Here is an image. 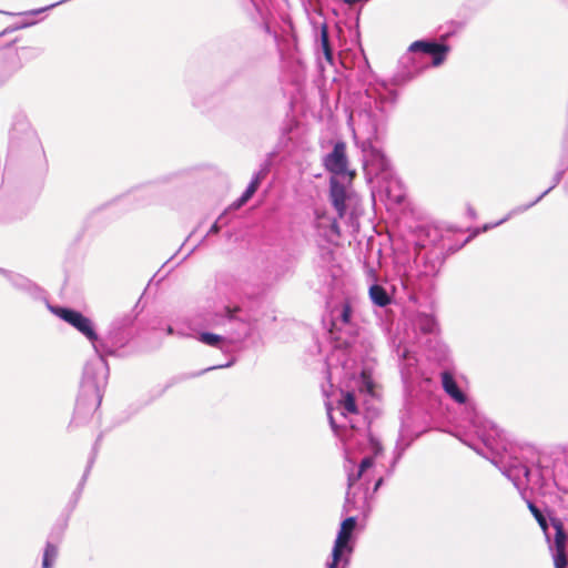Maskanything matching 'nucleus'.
Here are the masks:
<instances>
[{
  "label": "nucleus",
  "mask_w": 568,
  "mask_h": 568,
  "mask_svg": "<svg viewBox=\"0 0 568 568\" xmlns=\"http://www.w3.org/2000/svg\"><path fill=\"white\" fill-rule=\"evenodd\" d=\"M397 100L396 91L385 84H371L361 102V108L352 112L349 122L356 139L363 140V152L366 170L375 176L390 175V163L373 141L385 128L387 116Z\"/></svg>",
  "instance_id": "1"
},
{
  "label": "nucleus",
  "mask_w": 568,
  "mask_h": 568,
  "mask_svg": "<svg viewBox=\"0 0 568 568\" xmlns=\"http://www.w3.org/2000/svg\"><path fill=\"white\" fill-rule=\"evenodd\" d=\"M51 311L91 342L98 357L85 365L82 388L84 393L94 394L95 406H99L109 377V367L104 356L113 355L115 347L113 344L109 345L106 341L99 338L92 321L80 312L65 307H51Z\"/></svg>",
  "instance_id": "2"
},
{
  "label": "nucleus",
  "mask_w": 568,
  "mask_h": 568,
  "mask_svg": "<svg viewBox=\"0 0 568 568\" xmlns=\"http://www.w3.org/2000/svg\"><path fill=\"white\" fill-rule=\"evenodd\" d=\"M496 464L520 491L529 485L544 489L555 481L550 459L529 445L511 447Z\"/></svg>",
  "instance_id": "3"
},
{
  "label": "nucleus",
  "mask_w": 568,
  "mask_h": 568,
  "mask_svg": "<svg viewBox=\"0 0 568 568\" xmlns=\"http://www.w3.org/2000/svg\"><path fill=\"white\" fill-rule=\"evenodd\" d=\"M449 47L432 41H415L409 45L408 52L403 57L402 63L406 67L403 78L406 80L413 79L422 70L429 65L428 59H432V65H440L447 53Z\"/></svg>",
  "instance_id": "4"
},
{
  "label": "nucleus",
  "mask_w": 568,
  "mask_h": 568,
  "mask_svg": "<svg viewBox=\"0 0 568 568\" xmlns=\"http://www.w3.org/2000/svg\"><path fill=\"white\" fill-rule=\"evenodd\" d=\"M326 410L335 435L344 442H351L354 433L358 429L356 419L359 418L354 394L351 392L343 393L337 406L333 407L327 403Z\"/></svg>",
  "instance_id": "5"
},
{
  "label": "nucleus",
  "mask_w": 568,
  "mask_h": 568,
  "mask_svg": "<svg viewBox=\"0 0 568 568\" xmlns=\"http://www.w3.org/2000/svg\"><path fill=\"white\" fill-rule=\"evenodd\" d=\"M550 530L545 534L548 550L554 561L555 568H567L568 566V534L565 530L564 523L558 517H550Z\"/></svg>",
  "instance_id": "6"
},
{
  "label": "nucleus",
  "mask_w": 568,
  "mask_h": 568,
  "mask_svg": "<svg viewBox=\"0 0 568 568\" xmlns=\"http://www.w3.org/2000/svg\"><path fill=\"white\" fill-rule=\"evenodd\" d=\"M356 526V518L348 517L343 520L332 550V560L327 564V568H337L344 552L351 554L353 548L349 544L351 536Z\"/></svg>",
  "instance_id": "7"
},
{
  "label": "nucleus",
  "mask_w": 568,
  "mask_h": 568,
  "mask_svg": "<svg viewBox=\"0 0 568 568\" xmlns=\"http://www.w3.org/2000/svg\"><path fill=\"white\" fill-rule=\"evenodd\" d=\"M324 165L337 180L339 178L351 180L354 174L348 171L346 146L343 142H337L333 151L324 158Z\"/></svg>",
  "instance_id": "8"
},
{
  "label": "nucleus",
  "mask_w": 568,
  "mask_h": 568,
  "mask_svg": "<svg viewBox=\"0 0 568 568\" xmlns=\"http://www.w3.org/2000/svg\"><path fill=\"white\" fill-rule=\"evenodd\" d=\"M315 227L318 235L329 243H334L339 237L337 220L324 211H315Z\"/></svg>",
  "instance_id": "9"
},
{
  "label": "nucleus",
  "mask_w": 568,
  "mask_h": 568,
  "mask_svg": "<svg viewBox=\"0 0 568 568\" xmlns=\"http://www.w3.org/2000/svg\"><path fill=\"white\" fill-rule=\"evenodd\" d=\"M332 325L337 331H345L346 333H353L352 325V307L348 302H343L336 305L331 311Z\"/></svg>",
  "instance_id": "10"
},
{
  "label": "nucleus",
  "mask_w": 568,
  "mask_h": 568,
  "mask_svg": "<svg viewBox=\"0 0 568 568\" xmlns=\"http://www.w3.org/2000/svg\"><path fill=\"white\" fill-rule=\"evenodd\" d=\"M384 184L381 186L387 201L392 204H400L405 199V190L402 182L393 174L382 178Z\"/></svg>",
  "instance_id": "11"
},
{
  "label": "nucleus",
  "mask_w": 568,
  "mask_h": 568,
  "mask_svg": "<svg viewBox=\"0 0 568 568\" xmlns=\"http://www.w3.org/2000/svg\"><path fill=\"white\" fill-rule=\"evenodd\" d=\"M348 193L346 186L341 183L336 178L331 179V200L335 207L338 217H343L346 212V200Z\"/></svg>",
  "instance_id": "12"
},
{
  "label": "nucleus",
  "mask_w": 568,
  "mask_h": 568,
  "mask_svg": "<svg viewBox=\"0 0 568 568\" xmlns=\"http://www.w3.org/2000/svg\"><path fill=\"white\" fill-rule=\"evenodd\" d=\"M474 427L476 428L475 433L477 436L484 442V444L487 447L493 448V440L496 436H499V430L497 427L488 422V420H481V418L478 415H475L471 420Z\"/></svg>",
  "instance_id": "13"
},
{
  "label": "nucleus",
  "mask_w": 568,
  "mask_h": 568,
  "mask_svg": "<svg viewBox=\"0 0 568 568\" xmlns=\"http://www.w3.org/2000/svg\"><path fill=\"white\" fill-rule=\"evenodd\" d=\"M444 390L458 404L466 403V395L459 389L454 376L449 372L442 373Z\"/></svg>",
  "instance_id": "14"
},
{
  "label": "nucleus",
  "mask_w": 568,
  "mask_h": 568,
  "mask_svg": "<svg viewBox=\"0 0 568 568\" xmlns=\"http://www.w3.org/2000/svg\"><path fill=\"white\" fill-rule=\"evenodd\" d=\"M237 308L231 310L226 306L223 307L222 312H216L214 314L207 313L203 318V325L206 327H215L224 324L226 320H232L234 317V313Z\"/></svg>",
  "instance_id": "15"
},
{
  "label": "nucleus",
  "mask_w": 568,
  "mask_h": 568,
  "mask_svg": "<svg viewBox=\"0 0 568 568\" xmlns=\"http://www.w3.org/2000/svg\"><path fill=\"white\" fill-rule=\"evenodd\" d=\"M265 175L266 169H262L254 174L242 196L234 203L235 207L242 206L252 197V195L256 192L258 185L261 184V181L265 178Z\"/></svg>",
  "instance_id": "16"
},
{
  "label": "nucleus",
  "mask_w": 568,
  "mask_h": 568,
  "mask_svg": "<svg viewBox=\"0 0 568 568\" xmlns=\"http://www.w3.org/2000/svg\"><path fill=\"white\" fill-rule=\"evenodd\" d=\"M265 175L266 169H262L254 174L242 196L234 203L235 207L242 206L252 197V195L256 192L258 185L261 184V181L265 178Z\"/></svg>",
  "instance_id": "17"
},
{
  "label": "nucleus",
  "mask_w": 568,
  "mask_h": 568,
  "mask_svg": "<svg viewBox=\"0 0 568 568\" xmlns=\"http://www.w3.org/2000/svg\"><path fill=\"white\" fill-rule=\"evenodd\" d=\"M265 175L266 169H262L254 174L242 196L234 203L235 207L242 206L252 197V195L256 192L258 185L261 184V181L265 178Z\"/></svg>",
  "instance_id": "18"
},
{
  "label": "nucleus",
  "mask_w": 568,
  "mask_h": 568,
  "mask_svg": "<svg viewBox=\"0 0 568 568\" xmlns=\"http://www.w3.org/2000/svg\"><path fill=\"white\" fill-rule=\"evenodd\" d=\"M265 175L266 169H262L254 174L242 196L234 203L235 207L242 206L252 197V195L256 192L258 185L261 184V181L265 178Z\"/></svg>",
  "instance_id": "19"
},
{
  "label": "nucleus",
  "mask_w": 568,
  "mask_h": 568,
  "mask_svg": "<svg viewBox=\"0 0 568 568\" xmlns=\"http://www.w3.org/2000/svg\"><path fill=\"white\" fill-rule=\"evenodd\" d=\"M265 175L266 169H262L254 174L242 196L234 203L235 207L242 206L252 197V195L256 192L258 185L261 184V181L265 178Z\"/></svg>",
  "instance_id": "20"
},
{
  "label": "nucleus",
  "mask_w": 568,
  "mask_h": 568,
  "mask_svg": "<svg viewBox=\"0 0 568 568\" xmlns=\"http://www.w3.org/2000/svg\"><path fill=\"white\" fill-rule=\"evenodd\" d=\"M265 175L266 169H262L254 174L242 196L234 203L235 207L242 206L252 197V195L256 192L258 185L261 184V181L265 178Z\"/></svg>",
  "instance_id": "21"
},
{
  "label": "nucleus",
  "mask_w": 568,
  "mask_h": 568,
  "mask_svg": "<svg viewBox=\"0 0 568 568\" xmlns=\"http://www.w3.org/2000/svg\"><path fill=\"white\" fill-rule=\"evenodd\" d=\"M562 174H564V171H558L555 176H554V183L552 185H550L544 193H541L535 201H532L531 203H529L528 205H525L524 207L521 209H516L514 211H511L506 217H504L503 220H500L499 222L495 223L494 225L491 226H485V230H488L489 227H494V226H497L501 223H504L505 221H507L513 214L515 213H518V212H524L526 211L527 209L534 206L535 204H537L546 194H548L562 179Z\"/></svg>",
  "instance_id": "22"
},
{
  "label": "nucleus",
  "mask_w": 568,
  "mask_h": 568,
  "mask_svg": "<svg viewBox=\"0 0 568 568\" xmlns=\"http://www.w3.org/2000/svg\"><path fill=\"white\" fill-rule=\"evenodd\" d=\"M414 327L424 334H430L436 331L437 323L434 316L420 313L414 318Z\"/></svg>",
  "instance_id": "23"
},
{
  "label": "nucleus",
  "mask_w": 568,
  "mask_h": 568,
  "mask_svg": "<svg viewBox=\"0 0 568 568\" xmlns=\"http://www.w3.org/2000/svg\"><path fill=\"white\" fill-rule=\"evenodd\" d=\"M368 294L372 302L379 307H384L388 305L390 302V298L386 290L383 286L378 285L377 283H373L369 285Z\"/></svg>",
  "instance_id": "24"
},
{
  "label": "nucleus",
  "mask_w": 568,
  "mask_h": 568,
  "mask_svg": "<svg viewBox=\"0 0 568 568\" xmlns=\"http://www.w3.org/2000/svg\"><path fill=\"white\" fill-rule=\"evenodd\" d=\"M33 133V130L29 123V121L24 116H17L12 124L11 136L12 139H19V133Z\"/></svg>",
  "instance_id": "25"
},
{
  "label": "nucleus",
  "mask_w": 568,
  "mask_h": 568,
  "mask_svg": "<svg viewBox=\"0 0 568 568\" xmlns=\"http://www.w3.org/2000/svg\"><path fill=\"white\" fill-rule=\"evenodd\" d=\"M374 465V458L368 456V457H365L363 458V460L359 464V468L357 470V473L354 475V474H348V489H351L353 487V485L362 477V475L368 469L371 468L372 466Z\"/></svg>",
  "instance_id": "26"
},
{
  "label": "nucleus",
  "mask_w": 568,
  "mask_h": 568,
  "mask_svg": "<svg viewBox=\"0 0 568 568\" xmlns=\"http://www.w3.org/2000/svg\"><path fill=\"white\" fill-rule=\"evenodd\" d=\"M527 506H528V509L530 510L531 515L535 517V519L537 520L539 527L541 528L544 535L547 534L549 531V528L551 527L550 526V521L548 523L546 517L544 516V514L540 511V509L532 503V501H527Z\"/></svg>",
  "instance_id": "27"
},
{
  "label": "nucleus",
  "mask_w": 568,
  "mask_h": 568,
  "mask_svg": "<svg viewBox=\"0 0 568 568\" xmlns=\"http://www.w3.org/2000/svg\"><path fill=\"white\" fill-rule=\"evenodd\" d=\"M200 342L205 345L222 349L224 347L225 339L221 335L213 333H201L197 337Z\"/></svg>",
  "instance_id": "28"
},
{
  "label": "nucleus",
  "mask_w": 568,
  "mask_h": 568,
  "mask_svg": "<svg viewBox=\"0 0 568 568\" xmlns=\"http://www.w3.org/2000/svg\"><path fill=\"white\" fill-rule=\"evenodd\" d=\"M58 557V548L57 546L48 542L43 552L42 567L43 568H52L53 564Z\"/></svg>",
  "instance_id": "29"
},
{
  "label": "nucleus",
  "mask_w": 568,
  "mask_h": 568,
  "mask_svg": "<svg viewBox=\"0 0 568 568\" xmlns=\"http://www.w3.org/2000/svg\"><path fill=\"white\" fill-rule=\"evenodd\" d=\"M321 47L325 59L333 63V51L329 45L327 27L324 24L321 29Z\"/></svg>",
  "instance_id": "30"
},
{
  "label": "nucleus",
  "mask_w": 568,
  "mask_h": 568,
  "mask_svg": "<svg viewBox=\"0 0 568 568\" xmlns=\"http://www.w3.org/2000/svg\"><path fill=\"white\" fill-rule=\"evenodd\" d=\"M361 384H362V386H361L362 390H365L369 394L373 393V382L365 373H362V375H361Z\"/></svg>",
  "instance_id": "31"
},
{
  "label": "nucleus",
  "mask_w": 568,
  "mask_h": 568,
  "mask_svg": "<svg viewBox=\"0 0 568 568\" xmlns=\"http://www.w3.org/2000/svg\"><path fill=\"white\" fill-rule=\"evenodd\" d=\"M366 277L369 285L373 283H377V273L373 267H366Z\"/></svg>",
  "instance_id": "32"
},
{
  "label": "nucleus",
  "mask_w": 568,
  "mask_h": 568,
  "mask_svg": "<svg viewBox=\"0 0 568 568\" xmlns=\"http://www.w3.org/2000/svg\"><path fill=\"white\" fill-rule=\"evenodd\" d=\"M368 440H369V445H371V448H372L374 455H378L379 452L382 450V446H381L379 442L372 436H368Z\"/></svg>",
  "instance_id": "33"
},
{
  "label": "nucleus",
  "mask_w": 568,
  "mask_h": 568,
  "mask_svg": "<svg viewBox=\"0 0 568 568\" xmlns=\"http://www.w3.org/2000/svg\"><path fill=\"white\" fill-rule=\"evenodd\" d=\"M222 220V216L219 217V220L211 226L210 231L206 235L217 233L220 230V221Z\"/></svg>",
  "instance_id": "34"
},
{
  "label": "nucleus",
  "mask_w": 568,
  "mask_h": 568,
  "mask_svg": "<svg viewBox=\"0 0 568 568\" xmlns=\"http://www.w3.org/2000/svg\"><path fill=\"white\" fill-rule=\"evenodd\" d=\"M438 272V266L436 264H433L429 270H425L423 273L427 276H433Z\"/></svg>",
  "instance_id": "35"
},
{
  "label": "nucleus",
  "mask_w": 568,
  "mask_h": 568,
  "mask_svg": "<svg viewBox=\"0 0 568 568\" xmlns=\"http://www.w3.org/2000/svg\"><path fill=\"white\" fill-rule=\"evenodd\" d=\"M34 24V21H23L21 24H19L16 29H21V28H28L30 26Z\"/></svg>",
  "instance_id": "36"
},
{
  "label": "nucleus",
  "mask_w": 568,
  "mask_h": 568,
  "mask_svg": "<svg viewBox=\"0 0 568 568\" xmlns=\"http://www.w3.org/2000/svg\"><path fill=\"white\" fill-rule=\"evenodd\" d=\"M382 483H383V479H382V478H379V479L376 481V484H375L374 490H377V489L379 488V486L382 485Z\"/></svg>",
  "instance_id": "37"
},
{
  "label": "nucleus",
  "mask_w": 568,
  "mask_h": 568,
  "mask_svg": "<svg viewBox=\"0 0 568 568\" xmlns=\"http://www.w3.org/2000/svg\"><path fill=\"white\" fill-rule=\"evenodd\" d=\"M229 365H230V364H226V365H216V366L210 367L209 369L222 368V367H226V366H229Z\"/></svg>",
  "instance_id": "38"
},
{
  "label": "nucleus",
  "mask_w": 568,
  "mask_h": 568,
  "mask_svg": "<svg viewBox=\"0 0 568 568\" xmlns=\"http://www.w3.org/2000/svg\"><path fill=\"white\" fill-rule=\"evenodd\" d=\"M174 333H175L174 328H173L172 326H169V327H168V334H171V335H172V334H174Z\"/></svg>",
  "instance_id": "39"
},
{
  "label": "nucleus",
  "mask_w": 568,
  "mask_h": 568,
  "mask_svg": "<svg viewBox=\"0 0 568 568\" xmlns=\"http://www.w3.org/2000/svg\"><path fill=\"white\" fill-rule=\"evenodd\" d=\"M178 334L181 336L187 335L186 333H183V332H178Z\"/></svg>",
  "instance_id": "40"
},
{
  "label": "nucleus",
  "mask_w": 568,
  "mask_h": 568,
  "mask_svg": "<svg viewBox=\"0 0 568 568\" xmlns=\"http://www.w3.org/2000/svg\"><path fill=\"white\" fill-rule=\"evenodd\" d=\"M346 501H349V491L347 493Z\"/></svg>",
  "instance_id": "41"
},
{
  "label": "nucleus",
  "mask_w": 568,
  "mask_h": 568,
  "mask_svg": "<svg viewBox=\"0 0 568 568\" xmlns=\"http://www.w3.org/2000/svg\"><path fill=\"white\" fill-rule=\"evenodd\" d=\"M347 2H353V0H346Z\"/></svg>",
  "instance_id": "42"
}]
</instances>
